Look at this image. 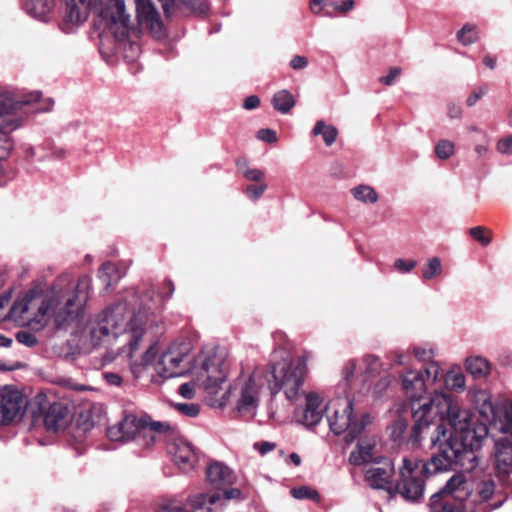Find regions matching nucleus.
I'll list each match as a JSON object with an SVG mask.
<instances>
[{
  "label": "nucleus",
  "mask_w": 512,
  "mask_h": 512,
  "mask_svg": "<svg viewBox=\"0 0 512 512\" xmlns=\"http://www.w3.org/2000/svg\"><path fill=\"white\" fill-rule=\"evenodd\" d=\"M444 385L447 389L462 392L466 387V378L460 369H451L444 376Z\"/></svg>",
  "instance_id": "34"
},
{
  "label": "nucleus",
  "mask_w": 512,
  "mask_h": 512,
  "mask_svg": "<svg viewBox=\"0 0 512 512\" xmlns=\"http://www.w3.org/2000/svg\"><path fill=\"white\" fill-rule=\"evenodd\" d=\"M105 379L110 385L119 386L122 383V378L116 373H106Z\"/></svg>",
  "instance_id": "64"
},
{
  "label": "nucleus",
  "mask_w": 512,
  "mask_h": 512,
  "mask_svg": "<svg viewBox=\"0 0 512 512\" xmlns=\"http://www.w3.org/2000/svg\"><path fill=\"white\" fill-rule=\"evenodd\" d=\"M180 395L185 399H192L195 395L194 384L184 383L179 387Z\"/></svg>",
  "instance_id": "59"
},
{
  "label": "nucleus",
  "mask_w": 512,
  "mask_h": 512,
  "mask_svg": "<svg viewBox=\"0 0 512 512\" xmlns=\"http://www.w3.org/2000/svg\"><path fill=\"white\" fill-rule=\"evenodd\" d=\"M325 406L317 393L311 392L306 395V403L299 422L306 427L316 426L323 418Z\"/></svg>",
  "instance_id": "21"
},
{
  "label": "nucleus",
  "mask_w": 512,
  "mask_h": 512,
  "mask_svg": "<svg viewBox=\"0 0 512 512\" xmlns=\"http://www.w3.org/2000/svg\"><path fill=\"white\" fill-rule=\"evenodd\" d=\"M266 189L267 185L263 182H259L257 185H249L246 188V195L251 200H257L263 195Z\"/></svg>",
  "instance_id": "48"
},
{
  "label": "nucleus",
  "mask_w": 512,
  "mask_h": 512,
  "mask_svg": "<svg viewBox=\"0 0 512 512\" xmlns=\"http://www.w3.org/2000/svg\"><path fill=\"white\" fill-rule=\"evenodd\" d=\"M468 395L471 402L483 417L490 419V416H495L496 407H494L491 395L488 391L482 389H470L468 391Z\"/></svg>",
  "instance_id": "25"
},
{
  "label": "nucleus",
  "mask_w": 512,
  "mask_h": 512,
  "mask_svg": "<svg viewBox=\"0 0 512 512\" xmlns=\"http://www.w3.org/2000/svg\"><path fill=\"white\" fill-rule=\"evenodd\" d=\"M353 197L364 204H374L379 200L378 193L369 185H358L351 190Z\"/></svg>",
  "instance_id": "35"
},
{
  "label": "nucleus",
  "mask_w": 512,
  "mask_h": 512,
  "mask_svg": "<svg viewBox=\"0 0 512 512\" xmlns=\"http://www.w3.org/2000/svg\"><path fill=\"white\" fill-rule=\"evenodd\" d=\"M260 104V99L258 96L256 95H251V96H248L245 100H244V103H243V107L246 109V110H252V109H255L259 106Z\"/></svg>",
  "instance_id": "61"
},
{
  "label": "nucleus",
  "mask_w": 512,
  "mask_h": 512,
  "mask_svg": "<svg viewBox=\"0 0 512 512\" xmlns=\"http://www.w3.org/2000/svg\"><path fill=\"white\" fill-rule=\"evenodd\" d=\"M325 411L331 431L336 435L345 433L347 443L353 442L370 423L369 414L354 412L353 401L348 395L330 400Z\"/></svg>",
  "instance_id": "5"
},
{
  "label": "nucleus",
  "mask_w": 512,
  "mask_h": 512,
  "mask_svg": "<svg viewBox=\"0 0 512 512\" xmlns=\"http://www.w3.org/2000/svg\"><path fill=\"white\" fill-rule=\"evenodd\" d=\"M207 478L216 486L229 484L232 481V472L224 464L215 462L207 468Z\"/></svg>",
  "instance_id": "30"
},
{
  "label": "nucleus",
  "mask_w": 512,
  "mask_h": 512,
  "mask_svg": "<svg viewBox=\"0 0 512 512\" xmlns=\"http://www.w3.org/2000/svg\"><path fill=\"white\" fill-rule=\"evenodd\" d=\"M24 413L23 397L18 391H7L1 397L0 418L2 424H9Z\"/></svg>",
  "instance_id": "19"
},
{
  "label": "nucleus",
  "mask_w": 512,
  "mask_h": 512,
  "mask_svg": "<svg viewBox=\"0 0 512 512\" xmlns=\"http://www.w3.org/2000/svg\"><path fill=\"white\" fill-rule=\"evenodd\" d=\"M442 262L438 257L427 260L423 267L422 277L424 280H432L442 274Z\"/></svg>",
  "instance_id": "37"
},
{
  "label": "nucleus",
  "mask_w": 512,
  "mask_h": 512,
  "mask_svg": "<svg viewBox=\"0 0 512 512\" xmlns=\"http://www.w3.org/2000/svg\"><path fill=\"white\" fill-rule=\"evenodd\" d=\"M101 18L117 40L124 41L128 37L130 15L125 12L123 0H109L101 11Z\"/></svg>",
  "instance_id": "13"
},
{
  "label": "nucleus",
  "mask_w": 512,
  "mask_h": 512,
  "mask_svg": "<svg viewBox=\"0 0 512 512\" xmlns=\"http://www.w3.org/2000/svg\"><path fill=\"white\" fill-rule=\"evenodd\" d=\"M312 133L317 136L321 135L327 146H331L337 139L338 131L333 125H327L324 121L316 122Z\"/></svg>",
  "instance_id": "36"
},
{
  "label": "nucleus",
  "mask_w": 512,
  "mask_h": 512,
  "mask_svg": "<svg viewBox=\"0 0 512 512\" xmlns=\"http://www.w3.org/2000/svg\"><path fill=\"white\" fill-rule=\"evenodd\" d=\"M165 14L169 17L175 10L198 16L207 14L209 6L204 0H159Z\"/></svg>",
  "instance_id": "20"
},
{
  "label": "nucleus",
  "mask_w": 512,
  "mask_h": 512,
  "mask_svg": "<svg viewBox=\"0 0 512 512\" xmlns=\"http://www.w3.org/2000/svg\"><path fill=\"white\" fill-rule=\"evenodd\" d=\"M375 447V440L373 441H360L355 450L350 453L349 461L355 466H360L369 463L373 460V450Z\"/></svg>",
  "instance_id": "29"
},
{
  "label": "nucleus",
  "mask_w": 512,
  "mask_h": 512,
  "mask_svg": "<svg viewBox=\"0 0 512 512\" xmlns=\"http://www.w3.org/2000/svg\"><path fill=\"white\" fill-rule=\"evenodd\" d=\"M257 138L263 142L275 143L277 141L276 132L272 129H260L257 132Z\"/></svg>",
  "instance_id": "56"
},
{
  "label": "nucleus",
  "mask_w": 512,
  "mask_h": 512,
  "mask_svg": "<svg viewBox=\"0 0 512 512\" xmlns=\"http://www.w3.org/2000/svg\"><path fill=\"white\" fill-rule=\"evenodd\" d=\"M392 383V377L389 375H386L384 377H381L377 383L374 385L373 388V395L376 398L381 397L384 392L389 388V386Z\"/></svg>",
  "instance_id": "45"
},
{
  "label": "nucleus",
  "mask_w": 512,
  "mask_h": 512,
  "mask_svg": "<svg viewBox=\"0 0 512 512\" xmlns=\"http://www.w3.org/2000/svg\"><path fill=\"white\" fill-rule=\"evenodd\" d=\"M149 309L130 310L126 301H119L106 307L91 318L82 330V337L93 347L110 344L121 339L128 348V356L133 361L134 373L152 365L163 378L183 376L195 367L192 365V346L189 341H174L155 361L156 350L150 345L141 357L140 363L133 360L136 351L146 335Z\"/></svg>",
  "instance_id": "1"
},
{
  "label": "nucleus",
  "mask_w": 512,
  "mask_h": 512,
  "mask_svg": "<svg viewBox=\"0 0 512 512\" xmlns=\"http://www.w3.org/2000/svg\"><path fill=\"white\" fill-rule=\"evenodd\" d=\"M197 374L204 388L211 393H216L217 387L226 380L222 358L215 353L201 356V366Z\"/></svg>",
  "instance_id": "14"
},
{
  "label": "nucleus",
  "mask_w": 512,
  "mask_h": 512,
  "mask_svg": "<svg viewBox=\"0 0 512 512\" xmlns=\"http://www.w3.org/2000/svg\"><path fill=\"white\" fill-rule=\"evenodd\" d=\"M91 288L92 278L88 275L81 276L76 285L69 275H61L44 294L37 289L29 290L13 303L7 317L15 321L32 310L36 316H50L58 327L64 326L83 312Z\"/></svg>",
  "instance_id": "3"
},
{
  "label": "nucleus",
  "mask_w": 512,
  "mask_h": 512,
  "mask_svg": "<svg viewBox=\"0 0 512 512\" xmlns=\"http://www.w3.org/2000/svg\"><path fill=\"white\" fill-rule=\"evenodd\" d=\"M440 373L439 363L430 362L424 366L423 370L407 369L399 375L401 389L409 402L413 418L414 411L424 404L421 401L427 393V382L435 383Z\"/></svg>",
  "instance_id": "8"
},
{
  "label": "nucleus",
  "mask_w": 512,
  "mask_h": 512,
  "mask_svg": "<svg viewBox=\"0 0 512 512\" xmlns=\"http://www.w3.org/2000/svg\"><path fill=\"white\" fill-rule=\"evenodd\" d=\"M237 166L242 171L243 175L250 181L262 182L264 173L259 169H250L246 167L245 162L238 161Z\"/></svg>",
  "instance_id": "43"
},
{
  "label": "nucleus",
  "mask_w": 512,
  "mask_h": 512,
  "mask_svg": "<svg viewBox=\"0 0 512 512\" xmlns=\"http://www.w3.org/2000/svg\"><path fill=\"white\" fill-rule=\"evenodd\" d=\"M365 373L374 376L382 370V362L377 356L367 355L363 358Z\"/></svg>",
  "instance_id": "41"
},
{
  "label": "nucleus",
  "mask_w": 512,
  "mask_h": 512,
  "mask_svg": "<svg viewBox=\"0 0 512 512\" xmlns=\"http://www.w3.org/2000/svg\"><path fill=\"white\" fill-rule=\"evenodd\" d=\"M65 18L67 21L78 24L87 20L90 13L91 0H64Z\"/></svg>",
  "instance_id": "22"
},
{
  "label": "nucleus",
  "mask_w": 512,
  "mask_h": 512,
  "mask_svg": "<svg viewBox=\"0 0 512 512\" xmlns=\"http://www.w3.org/2000/svg\"><path fill=\"white\" fill-rule=\"evenodd\" d=\"M490 462L496 477L507 481L512 474V441L508 438L495 440Z\"/></svg>",
  "instance_id": "16"
},
{
  "label": "nucleus",
  "mask_w": 512,
  "mask_h": 512,
  "mask_svg": "<svg viewBox=\"0 0 512 512\" xmlns=\"http://www.w3.org/2000/svg\"><path fill=\"white\" fill-rule=\"evenodd\" d=\"M241 491L238 488H231L220 493H201L188 498L186 501L171 499L161 506L158 512H219V509L227 500L239 499Z\"/></svg>",
  "instance_id": "10"
},
{
  "label": "nucleus",
  "mask_w": 512,
  "mask_h": 512,
  "mask_svg": "<svg viewBox=\"0 0 512 512\" xmlns=\"http://www.w3.org/2000/svg\"><path fill=\"white\" fill-rule=\"evenodd\" d=\"M463 500L454 499L452 497L435 493L430 498L431 512H461Z\"/></svg>",
  "instance_id": "26"
},
{
  "label": "nucleus",
  "mask_w": 512,
  "mask_h": 512,
  "mask_svg": "<svg viewBox=\"0 0 512 512\" xmlns=\"http://www.w3.org/2000/svg\"><path fill=\"white\" fill-rule=\"evenodd\" d=\"M255 448L259 450L260 454L264 455L272 451L275 448V444L271 442L256 443Z\"/></svg>",
  "instance_id": "62"
},
{
  "label": "nucleus",
  "mask_w": 512,
  "mask_h": 512,
  "mask_svg": "<svg viewBox=\"0 0 512 512\" xmlns=\"http://www.w3.org/2000/svg\"><path fill=\"white\" fill-rule=\"evenodd\" d=\"M168 452L174 463L184 472L191 471L197 462L193 445L183 437H177L168 444Z\"/></svg>",
  "instance_id": "18"
},
{
  "label": "nucleus",
  "mask_w": 512,
  "mask_h": 512,
  "mask_svg": "<svg viewBox=\"0 0 512 512\" xmlns=\"http://www.w3.org/2000/svg\"><path fill=\"white\" fill-rule=\"evenodd\" d=\"M265 370L266 385L272 395L283 391L290 401L300 395L307 374V362L303 357L291 358L283 348L275 349Z\"/></svg>",
  "instance_id": "4"
},
{
  "label": "nucleus",
  "mask_w": 512,
  "mask_h": 512,
  "mask_svg": "<svg viewBox=\"0 0 512 512\" xmlns=\"http://www.w3.org/2000/svg\"><path fill=\"white\" fill-rule=\"evenodd\" d=\"M439 453L434 454L429 461L420 460V469L425 476L452 469L453 465H459L467 470L476 467L475 449L466 447L456 438H441Z\"/></svg>",
  "instance_id": "6"
},
{
  "label": "nucleus",
  "mask_w": 512,
  "mask_h": 512,
  "mask_svg": "<svg viewBox=\"0 0 512 512\" xmlns=\"http://www.w3.org/2000/svg\"><path fill=\"white\" fill-rule=\"evenodd\" d=\"M497 150L502 154H512V136H508L498 141Z\"/></svg>",
  "instance_id": "57"
},
{
  "label": "nucleus",
  "mask_w": 512,
  "mask_h": 512,
  "mask_svg": "<svg viewBox=\"0 0 512 512\" xmlns=\"http://www.w3.org/2000/svg\"><path fill=\"white\" fill-rule=\"evenodd\" d=\"M417 265L415 260H405L402 258H398L394 262V267L401 273H409L411 272Z\"/></svg>",
  "instance_id": "50"
},
{
  "label": "nucleus",
  "mask_w": 512,
  "mask_h": 512,
  "mask_svg": "<svg viewBox=\"0 0 512 512\" xmlns=\"http://www.w3.org/2000/svg\"><path fill=\"white\" fill-rule=\"evenodd\" d=\"M438 493L464 501L469 496L470 490L465 476L459 473L453 475Z\"/></svg>",
  "instance_id": "23"
},
{
  "label": "nucleus",
  "mask_w": 512,
  "mask_h": 512,
  "mask_svg": "<svg viewBox=\"0 0 512 512\" xmlns=\"http://www.w3.org/2000/svg\"><path fill=\"white\" fill-rule=\"evenodd\" d=\"M134 2L139 24L147 28L154 37L158 39L164 37L165 29L152 0H134Z\"/></svg>",
  "instance_id": "17"
},
{
  "label": "nucleus",
  "mask_w": 512,
  "mask_h": 512,
  "mask_svg": "<svg viewBox=\"0 0 512 512\" xmlns=\"http://www.w3.org/2000/svg\"><path fill=\"white\" fill-rule=\"evenodd\" d=\"M491 421L499 425V431L512 436V401H506L495 409V416H490Z\"/></svg>",
  "instance_id": "27"
},
{
  "label": "nucleus",
  "mask_w": 512,
  "mask_h": 512,
  "mask_svg": "<svg viewBox=\"0 0 512 512\" xmlns=\"http://www.w3.org/2000/svg\"><path fill=\"white\" fill-rule=\"evenodd\" d=\"M21 5L28 14L43 20L53 8V0H21Z\"/></svg>",
  "instance_id": "31"
},
{
  "label": "nucleus",
  "mask_w": 512,
  "mask_h": 512,
  "mask_svg": "<svg viewBox=\"0 0 512 512\" xmlns=\"http://www.w3.org/2000/svg\"><path fill=\"white\" fill-rule=\"evenodd\" d=\"M462 115V109L461 107L455 105V104H450L448 106V117L451 118V119H458L460 118Z\"/></svg>",
  "instance_id": "63"
},
{
  "label": "nucleus",
  "mask_w": 512,
  "mask_h": 512,
  "mask_svg": "<svg viewBox=\"0 0 512 512\" xmlns=\"http://www.w3.org/2000/svg\"><path fill=\"white\" fill-rule=\"evenodd\" d=\"M68 409L60 403L50 405L47 410L44 423L48 430L58 431L67 424Z\"/></svg>",
  "instance_id": "24"
},
{
  "label": "nucleus",
  "mask_w": 512,
  "mask_h": 512,
  "mask_svg": "<svg viewBox=\"0 0 512 512\" xmlns=\"http://www.w3.org/2000/svg\"><path fill=\"white\" fill-rule=\"evenodd\" d=\"M296 100L288 90H280L274 94L272 105L274 109L282 114H287L295 106Z\"/></svg>",
  "instance_id": "33"
},
{
  "label": "nucleus",
  "mask_w": 512,
  "mask_h": 512,
  "mask_svg": "<svg viewBox=\"0 0 512 512\" xmlns=\"http://www.w3.org/2000/svg\"><path fill=\"white\" fill-rule=\"evenodd\" d=\"M125 275V270H121L116 264L112 262L104 263L98 271V277L104 287L109 289Z\"/></svg>",
  "instance_id": "28"
},
{
  "label": "nucleus",
  "mask_w": 512,
  "mask_h": 512,
  "mask_svg": "<svg viewBox=\"0 0 512 512\" xmlns=\"http://www.w3.org/2000/svg\"><path fill=\"white\" fill-rule=\"evenodd\" d=\"M16 339L18 340V342L28 347H33L37 344L36 336L33 333L25 330L19 331L16 334Z\"/></svg>",
  "instance_id": "52"
},
{
  "label": "nucleus",
  "mask_w": 512,
  "mask_h": 512,
  "mask_svg": "<svg viewBox=\"0 0 512 512\" xmlns=\"http://www.w3.org/2000/svg\"><path fill=\"white\" fill-rule=\"evenodd\" d=\"M412 354L414 355V357L417 360L424 362L425 365L430 362H433L432 361L433 351L431 349H427L424 347H413Z\"/></svg>",
  "instance_id": "46"
},
{
  "label": "nucleus",
  "mask_w": 512,
  "mask_h": 512,
  "mask_svg": "<svg viewBox=\"0 0 512 512\" xmlns=\"http://www.w3.org/2000/svg\"><path fill=\"white\" fill-rule=\"evenodd\" d=\"M387 358L393 363V365L403 366L408 363V355L400 350H393L387 354Z\"/></svg>",
  "instance_id": "49"
},
{
  "label": "nucleus",
  "mask_w": 512,
  "mask_h": 512,
  "mask_svg": "<svg viewBox=\"0 0 512 512\" xmlns=\"http://www.w3.org/2000/svg\"><path fill=\"white\" fill-rule=\"evenodd\" d=\"M495 483L493 481H485L483 482L480 490H479V496L482 500L487 501L491 499L495 492Z\"/></svg>",
  "instance_id": "53"
},
{
  "label": "nucleus",
  "mask_w": 512,
  "mask_h": 512,
  "mask_svg": "<svg viewBox=\"0 0 512 512\" xmlns=\"http://www.w3.org/2000/svg\"><path fill=\"white\" fill-rule=\"evenodd\" d=\"M443 421H447L454 430L448 438H456L467 444L466 447L475 450L482 447V442L488 435L486 424L475 420L472 412L462 407L457 399L444 391H435L428 401L414 411L411 440L418 443L422 434H428L430 428L435 426L430 441L433 446L437 445L447 435Z\"/></svg>",
  "instance_id": "2"
},
{
  "label": "nucleus",
  "mask_w": 512,
  "mask_h": 512,
  "mask_svg": "<svg viewBox=\"0 0 512 512\" xmlns=\"http://www.w3.org/2000/svg\"><path fill=\"white\" fill-rule=\"evenodd\" d=\"M478 38L477 29L475 25L470 23L465 24L457 33V39L463 45H470Z\"/></svg>",
  "instance_id": "38"
},
{
  "label": "nucleus",
  "mask_w": 512,
  "mask_h": 512,
  "mask_svg": "<svg viewBox=\"0 0 512 512\" xmlns=\"http://www.w3.org/2000/svg\"><path fill=\"white\" fill-rule=\"evenodd\" d=\"M326 7L337 10L339 9V3L336 0H310V10L315 15H320Z\"/></svg>",
  "instance_id": "42"
},
{
  "label": "nucleus",
  "mask_w": 512,
  "mask_h": 512,
  "mask_svg": "<svg viewBox=\"0 0 512 512\" xmlns=\"http://www.w3.org/2000/svg\"><path fill=\"white\" fill-rule=\"evenodd\" d=\"M291 495L299 500L311 499L316 502L320 501V495L317 490L312 489L308 486H301L291 490Z\"/></svg>",
  "instance_id": "40"
},
{
  "label": "nucleus",
  "mask_w": 512,
  "mask_h": 512,
  "mask_svg": "<svg viewBox=\"0 0 512 512\" xmlns=\"http://www.w3.org/2000/svg\"><path fill=\"white\" fill-rule=\"evenodd\" d=\"M435 153L439 159L447 160L455 153V145L450 140L442 139L437 142Z\"/></svg>",
  "instance_id": "39"
},
{
  "label": "nucleus",
  "mask_w": 512,
  "mask_h": 512,
  "mask_svg": "<svg viewBox=\"0 0 512 512\" xmlns=\"http://www.w3.org/2000/svg\"><path fill=\"white\" fill-rule=\"evenodd\" d=\"M169 429L170 425L167 422H153L148 417L128 414L108 428L107 436L112 441H136L140 446L150 447L156 441V433H163Z\"/></svg>",
  "instance_id": "7"
},
{
  "label": "nucleus",
  "mask_w": 512,
  "mask_h": 512,
  "mask_svg": "<svg viewBox=\"0 0 512 512\" xmlns=\"http://www.w3.org/2000/svg\"><path fill=\"white\" fill-rule=\"evenodd\" d=\"M394 464L389 458H383L367 467L364 471V480L374 490L393 493Z\"/></svg>",
  "instance_id": "15"
},
{
  "label": "nucleus",
  "mask_w": 512,
  "mask_h": 512,
  "mask_svg": "<svg viewBox=\"0 0 512 512\" xmlns=\"http://www.w3.org/2000/svg\"><path fill=\"white\" fill-rule=\"evenodd\" d=\"M176 409L183 415L188 417H196L200 412V407L195 403H178Z\"/></svg>",
  "instance_id": "44"
},
{
  "label": "nucleus",
  "mask_w": 512,
  "mask_h": 512,
  "mask_svg": "<svg viewBox=\"0 0 512 512\" xmlns=\"http://www.w3.org/2000/svg\"><path fill=\"white\" fill-rule=\"evenodd\" d=\"M356 370V363L354 360H349L343 367L342 375L345 381V386H349Z\"/></svg>",
  "instance_id": "54"
},
{
  "label": "nucleus",
  "mask_w": 512,
  "mask_h": 512,
  "mask_svg": "<svg viewBox=\"0 0 512 512\" xmlns=\"http://www.w3.org/2000/svg\"><path fill=\"white\" fill-rule=\"evenodd\" d=\"M264 376V368L256 367L249 375H241L237 379L236 386L239 387L240 397L236 409L239 413L249 414L258 407L261 389L266 384Z\"/></svg>",
  "instance_id": "12"
},
{
  "label": "nucleus",
  "mask_w": 512,
  "mask_h": 512,
  "mask_svg": "<svg viewBox=\"0 0 512 512\" xmlns=\"http://www.w3.org/2000/svg\"><path fill=\"white\" fill-rule=\"evenodd\" d=\"M40 97V92H33L27 98L15 101L9 94H0V159L6 158L13 149V140L9 134L23 122L21 117L12 114L23 106L38 101Z\"/></svg>",
  "instance_id": "9"
},
{
  "label": "nucleus",
  "mask_w": 512,
  "mask_h": 512,
  "mask_svg": "<svg viewBox=\"0 0 512 512\" xmlns=\"http://www.w3.org/2000/svg\"><path fill=\"white\" fill-rule=\"evenodd\" d=\"M308 65V60L304 56L296 55L290 61V66L294 70H301L306 68Z\"/></svg>",
  "instance_id": "58"
},
{
  "label": "nucleus",
  "mask_w": 512,
  "mask_h": 512,
  "mask_svg": "<svg viewBox=\"0 0 512 512\" xmlns=\"http://www.w3.org/2000/svg\"><path fill=\"white\" fill-rule=\"evenodd\" d=\"M486 93V90L484 88H479L472 92L469 97L467 98V105L473 106L476 104V102L481 99V97Z\"/></svg>",
  "instance_id": "60"
},
{
  "label": "nucleus",
  "mask_w": 512,
  "mask_h": 512,
  "mask_svg": "<svg viewBox=\"0 0 512 512\" xmlns=\"http://www.w3.org/2000/svg\"><path fill=\"white\" fill-rule=\"evenodd\" d=\"M401 75V68L393 67L389 70L388 74L380 77L379 81L386 85L391 86L394 84L395 80Z\"/></svg>",
  "instance_id": "55"
},
{
  "label": "nucleus",
  "mask_w": 512,
  "mask_h": 512,
  "mask_svg": "<svg viewBox=\"0 0 512 512\" xmlns=\"http://www.w3.org/2000/svg\"><path fill=\"white\" fill-rule=\"evenodd\" d=\"M425 477L420 469L419 459L403 457L402 466L399 468V480L393 491L408 502H419L424 496Z\"/></svg>",
  "instance_id": "11"
},
{
  "label": "nucleus",
  "mask_w": 512,
  "mask_h": 512,
  "mask_svg": "<svg viewBox=\"0 0 512 512\" xmlns=\"http://www.w3.org/2000/svg\"><path fill=\"white\" fill-rule=\"evenodd\" d=\"M470 235L473 239L480 242L483 246H487L491 242V237L484 234V228L476 226L470 229Z\"/></svg>",
  "instance_id": "51"
},
{
  "label": "nucleus",
  "mask_w": 512,
  "mask_h": 512,
  "mask_svg": "<svg viewBox=\"0 0 512 512\" xmlns=\"http://www.w3.org/2000/svg\"><path fill=\"white\" fill-rule=\"evenodd\" d=\"M408 427V422L404 418H397L392 425L391 435L395 441L399 440Z\"/></svg>",
  "instance_id": "47"
},
{
  "label": "nucleus",
  "mask_w": 512,
  "mask_h": 512,
  "mask_svg": "<svg viewBox=\"0 0 512 512\" xmlns=\"http://www.w3.org/2000/svg\"><path fill=\"white\" fill-rule=\"evenodd\" d=\"M466 370L474 378H484L491 370L490 362L482 356H470L465 361Z\"/></svg>",
  "instance_id": "32"
}]
</instances>
